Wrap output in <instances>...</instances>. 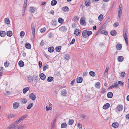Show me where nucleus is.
<instances>
[{
  "label": "nucleus",
  "instance_id": "obj_51",
  "mask_svg": "<svg viewBox=\"0 0 129 129\" xmlns=\"http://www.w3.org/2000/svg\"><path fill=\"white\" fill-rule=\"evenodd\" d=\"M46 30V28L45 27H44L43 28H41L40 30V31L42 33H43Z\"/></svg>",
  "mask_w": 129,
  "mask_h": 129
},
{
  "label": "nucleus",
  "instance_id": "obj_17",
  "mask_svg": "<svg viewBox=\"0 0 129 129\" xmlns=\"http://www.w3.org/2000/svg\"><path fill=\"white\" fill-rule=\"evenodd\" d=\"M27 0H25L24 3V4L23 6V9L24 10V12H25V9H26V7L27 5Z\"/></svg>",
  "mask_w": 129,
  "mask_h": 129
},
{
  "label": "nucleus",
  "instance_id": "obj_64",
  "mask_svg": "<svg viewBox=\"0 0 129 129\" xmlns=\"http://www.w3.org/2000/svg\"><path fill=\"white\" fill-rule=\"evenodd\" d=\"M42 63L41 61H39V65L40 68L41 67L42 65Z\"/></svg>",
  "mask_w": 129,
  "mask_h": 129
},
{
  "label": "nucleus",
  "instance_id": "obj_56",
  "mask_svg": "<svg viewBox=\"0 0 129 129\" xmlns=\"http://www.w3.org/2000/svg\"><path fill=\"white\" fill-rule=\"evenodd\" d=\"M75 42V39H73L72 40L71 42L70 43V45H71L73 44Z\"/></svg>",
  "mask_w": 129,
  "mask_h": 129
},
{
  "label": "nucleus",
  "instance_id": "obj_1",
  "mask_svg": "<svg viewBox=\"0 0 129 129\" xmlns=\"http://www.w3.org/2000/svg\"><path fill=\"white\" fill-rule=\"evenodd\" d=\"M27 117V115H25L19 118L17 121L14 123L17 125L20 122L22 121L24 119Z\"/></svg>",
  "mask_w": 129,
  "mask_h": 129
},
{
  "label": "nucleus",
  "instance_id": "obj_7",
  "mask_svg": "<svg viewBox=\"0 0 129 129\" xmlns=\"http://www.w3.org/2000/svg\"><path fill=\"white\" fill-rule=\"evenodd\" d=\"M59 30L61 31L66 32L67 30V28L65 26H64L60 27Z\"/></svg>",
  "mask_w": 129,
  "mask_h": 129
},
{
  "label": "nucleus",
  "instance_id": "obj_27",
  "mask_svg": "<svg viewBox=\"0 0 129 129\" xmlns=\"http://www.w3.org/2000/svg\"><path fill=\"white\" fill-rule=\"evenodd\" d=\"M18 64L20 67H22L24 65V63L23 61H20L18 63Z\"/></svg>",
  "mask_w": 129,
  "mask_h": 129
},
{
  "label": "nucleus",
  "instance_id": "obj_47",
  "mask_svg": "<svg viewBox=\"0 0 129 129\" xmlns=\"http://www.w3.org/2000/svg\"><path fill=\"white\" fill-rule=\"evenodd\" d=\"M92 34V32L91 31H87V36H89Z\"/></svg>",
  "mask_w": 129,
  "mask_h": 129
},
{
  "label": "nucleus",
  "instance_id": "obj_61",
  "mask_svg": "<svg viewBox=\"0 0 129 129\" xmlns=\"http://www.w3.org/2000/svg\"><path fill=\"white\" fill-rule=\"evenodd\" d=\"M118 85V84L117 82H115L114 84L113 85L114 87H115L117 86Z\"/></svg>",
  "mask_w": 129,
  "mask_h": 129
},
{
  "label": "nucleus",
  "instance_id": "obj_30",
  "mask_svg": "<svg viewBox=\"0 0 129 129\" xmlns=\"http://www.w3.org/2000/svg\"><path fill=\"white\" fill-rule=\"evenodd\" d=\"M107 96L108 98H111L113 96V93L111 92H110L107 94Z\"/></svg>",
  "mask_w": 129,
  "mask_h": 129
},
{
  "label": "nucleus",
  "instance_id": "obj_6",
  "mask_svg": "<svg viewBox=\"0 0 129 129\" xmlns=\"http://www.w3.org/2000/svg\"><path fill=\"white\" fill-rule=\"evenodd\" d=\"M39 76L40 79L42 80H44L46 78L45 75L43 73L40 74Z\"/></svg>",
  "mask_w": 129,
  "mask_h": 129
},
{
  "label": "nucleus",
  "instance_id": "obj_44",
  "mask_svg": "<svg viewBox=\"0 0 129 129\" xmlns=\"http://www.w3.org/2000/svg\"><path fill=\"white\" fill-rule=\"evenodd\" d=\"M95 87L96 88H99L100 86V84L99 82H98L96 83L95 85Z\"/></svg>",
  "mask_w": 129,
  "mask_h": 129
},
{
  "label": "nucleus",
  "instance_id": "obj_12",
  "mask_svg": "<svg viewBox=\"0 0 129 129\" xmlns=\"http://www.w3.org/2000/svg\"><path fill=\"white\" fill-rule=\"evenodd\" d=\"M111 126L113 127L117 128L119 126V125L118 123L117 122H115L113 123Z\"/></svg>",
  "mask_w": 129,
  "mask_h": 129
},
{
  "label": "nucleus",
  "instance_id": "obj_16",
  "mask_svg": "<svg viewBox=\"0 0 129 129\" xmlns=\"http://www.w3.org/2000/svg\"><path fill=\"white\" fill-rule=\"evenodd\" d=\"M80 31H79L78 29H76L74 31V34L77 36L80 33Z\"/></svg>",
  "mask_w": 129,
  "mask_h": 129
},
{
  "label": "nucleus",
  "instance_id": "obj_57",
  "mask_svg": "<svg viewBox=\"0 0 129 129\" xmlns=\"http://www.w3.org/2000/svg\"><path fill=\"white\" fill-rule=\"evenodd\" d=\"M35 33V29H34L33 28L32 29V34L34 36V35Z\"/></svg>",
  "mask_w": 129,
  "mask_h": 129
},
{
  "label": "nucleus",
  "instance_id": "obj_25",
  "mask_svg": "<svg viewBox=\"0 0 129 129\" xmlns=\"http://www.w3.org/2000/svg\"><path fill=\"white\" fill-rule=\"evenodd\" d=\"M122 45L121 44H118L116 46L117 49L118 50H120L122 48Z\"/></svg>",
  "mask_w": 129,
  "mask_h": 129
},
{
  "label": "nucleus",
  "instance_id": "obj_37",
  "mask_svg": "<svg viewBox=\"0 0 129 129\" xmlns=\"http://www.w3.org/2000/svg\"><path fill=\"white\" fill-rule=\"evenodd\" d=\"M74 120L72 119H70L69 120L68 124L70 125H72L74 122Z\"/></svg>",
  "mask_w": 129,
  "mask_h": 129
},
{
  "label": "nucleus",
  "instance_id": "obj_28",
  "mask_svg": "<svg viewBox=\"0 0 129 129\" xmlns=\"http://www.w3.org/2000/svg\"><path fill=\"white\" fill-rule=\"evenodd\" d=\"M29 90V88L28 87L24 88L23 90V93L25 94Z\"/></svg>",
  "mask_w": 129,
  "mask_h": 129
},
{
  "label": "nucleus",
  "instance_id": "obj_24",
  "mask_svg": "<svg viewBox=\"0 0 129 129\" xmlns=\"http://www.w3.org/2000/svg\"><path fill=\"white\" fill-rule=\"evenodd\" d=\"M117 59L119 62H121L123 60V57L122 56H120L118 57Z\"/></svg>",
  "mask_w": 129,
  "mask_h": 129
},
{
  "label": "nucleus",
  "instance_id": "obj_40",
  "mask_svg": "<svg viewBox=\"0 0 129 129\" xmlns=\"http://www.w3.org/2000/svg\"><path fill=\"white\" fill-rule=\"evenodd\" d=\"M103 16L102 14H100L98 17V19L100 21H102L103 18Z\"/></svg>",
  "mask_w": 129,
  "mask_h": 129
},
{
  "label": "nucleus",
  "instance_id": "obj_14",
  "mask_svg": "<svg viewBox=\"0 0 129 129\" xmlns=\"http://www.w3.org/2000/svg\"><path fill=\"white\" fill-rule=\"evenodd\" d=\"M28 81L29 82H31L33 81V77L31 75L28 76L27 77Z\"/></svg>",
  "mask_w": 129,
  "mask_h": 129
},
{
  "label": "nucleus",
  "instance_id": "obj_23",
  "mask_svg": "<svg viewBox=\"0 0 129 129\" xmlns=\"http://www.w3.org/2000/svg\"><path fill=\"white\" fill-rule=\"evenodd\" d=\"M90 1L89 0H86L85 3V5L87 6H89L90 4Z\"/></svg>",
  "mask_w": 129,
  "mask_h": 129
},
{
  "label": "nucleus",
  "instance_id": "obj_60",
  "mask_svg": "<svg viewBox=\"0 0 129 129\" xmlns=\"http://www.w3.org/2000/svg\"><path fill=\"white\" fill-rule=\"evenodd\" d=\"M78 127L79 128V129H81L82 128V126L79 124L78 123L77 125Z\"/></svg>",
  "mask_w": 129,
  "mask_h": 129
},
{
  "label": "nucleus",
  "instance_id": "obj_15",
  "mask_svg": "<svg viewBox=\"0 0 129 129\" xmlns=\"http://www.w3.org/2000/svg\"><path fill=\"white\" fill-rule=\"evenodd\" d=\"M84 18L83 17H82L81 18L80 20V23L82 25H84L85 23V22L84 19Z\"/></svg>",
  "mask_w": 129,
  "mask_h": 129
},
{
  "label": "nucleus",
  "instance_id": "obj_50",
  "mask_svg": "<svg viewBox=\"0 0 129 129\" xmlns=\"http://www.w3.org/2000/svg\"><path fill=\"white\" fill-rule=\"evenodd\" d=\"M73 19L75 21H76L78 20L79 18L78 16H75L74 17Z\"/></svg>",
  "mask_w": 129,
  "mask_h": 129
},
{
  "label": "nucleus",
  "instance_id": "obj_35",
  "mask_svg": "<svg viewBox=\"0 0 129 129\" xmlns=\"http://www.w3.org/2000/svg\"><path fill=\"white\" fill-rule=\"evenodd\" d=\"M61 46L56 47L55 49L57 52H59L61 48Z\"/></svg>",
  "mask_w": 129,
  "mask_h": 129
},
{
  "label": "nucleus",
  "instance_id": "obj_32",
  "mask_svg": "<svg viewBox=\"0 0 129 129\" xmlns=\"http://www.w3.org/2000/svg\"><path fill=\"white\" fill-rule=\"evenodd\" d=\"M89 74L90 75L94 77L95 75V73L92 71H91L89 72Z\"/></svg>",
  "mask_w": 129,
  "mask_h": 129
},
{
  "label": "nucleus",
  "instance_id": "obj_18",
  "mask_svg": "<svg viewBox=\"0 0 129 129\" xmlns=\"http://www.w3.org/2000/svg\"><path fill=\"white\" fill-rule=\"evenodd\" d=\"M82 77H79L77 78V82L78 83H81L82 81Z\"/></svg>",
  "mask_w": 129,
  "mask_h": 129
},
{
  "label": "nucleus",
  "instance_id": "obj_45",
  "mask_svg": "<svg viewBox=\"0 0 129 129\" xmlns=\"http://www.w3.org/2000/svg\"><path fill=\"white\" fill-rule=\"evenodd\" d=\"M66 94V91L65 90H63L61 91V95L63 96H65Z\"/></svg>",
  "mask_w": 129,
  "mask_h": 129
},
{
  "label": "nucleus",
  "instance_id": "obj_5",
  "mask_svg": "<svg viewBox=\"0 0 129 129\" xmlns=\"http://www.w3.org/2000/svg\"><path fill=\"white\" fill-rule=\"evenodd\" d=\"M56 118H54L53 120L51 125V129H54L55 125V124L56 122Z\"/></svg>",
  "mask_w": 129,
  "mask_h": 129
},
{
  "label": "nucleus",
  "instance_id": "obj_34",
  "mask_svg": "<svg viewBox=\"0 0 129 129\" xmlns=\"http://www.w3.org/2000/svg\"><path fill=\"white\" fill-rule=\"evenodd\" d=\"M69 8L67 6H65L62 8V10L66 12L69 10Z\"/></svg>",
  "mask_w": 129,
  "mask_h": 129
},
{
  "label": "nucleus",
  "instance_id": "obj_2",
  "mask_svg": "<svg viewBox=\"0 0 129 129\" xmlns=\"http://www.w3.org/2000/svg\"><path fill=\"white\" fill-rule=\"evenodd\" d=\"M127 31L126 29H124L123 30V37L124 38L125 41L127 44V45L128 44V41L127 36Z\"/></svg>",
  "mask_w": 129,
  "mask_h": 129
},
{
  "label": "nucleus",
  "instance_id": "obj_42",
  "mask_svg": "<svg viewBox=\"0 0 129 129\" xmlns=\"http://www.w3.org/2000/svg\"><path fill=\"white\" fill-rule=\"evenodd\" d=\"M33 103H30L29 105L27 106V108L28 109H30L31 107L33 106Z\"/></svg>",
  "mask_w": 129,
  "mask_h": 129
},
{
  "label": "nucleus",
  "instance_id": "obj_41",
  "mask_svg": "<svg viewBox=\"0 0 129 129\" xmlns=\"http://www.w3.org/2000/svg\"><path fill=\"white\" fill-rule=\"evenodd\" d=\"M67 126V124L65 123H64L61 124V128H65Z\"/></svg>",
  "mask_w": 129,
  "mask_h": 129
},
{
  "label": "nucleus",
  "instance_id": "obj_43",
  "mask_svg": "<svg viewBox=\"0 0 129 129\" xmlns=\"http://www.w3.org/2000/svg\"><path fill=\"white\" fill-rule=\"evenodd\" d=\"M101 34H105L106 35H107L108 34V32H107L105 30H102L101 32Z\"/></svg>",
  "mask_w": 129,
  "mask_h": 129
},
{
  "label": "nucleus",
  "instance_id": "obj_9",
  "mask_svg": "<svg viewBox=\"0 0 129 129\" xmlns=\"http://www.w3.org/2000/svg\"><path fill=\"white\" fill-rule=\"evenodd\" d=\"M19 106V103L17 102H15L13 104V107L14 109L17 108Z\"/></svg>",
  "mask_w": 129,
  "mask_h": 129
},
{
  "label": "nucleus",
  "instance_id": "obj_11",
  "mask_svg": "<svg viewBox=\"0 0 129 129\" xmlns=\"http://www.w3.org/2000/svg\"><path fill=\"white\" fill-rule=\"evenodd\" d=\"M82 35L83 37L84 38H86L87 37V30H84L83 31L82 33Z\"/></svg>",
  "mask_w": 129,
  "mask_h": 129
},
{
  "label": "nucleus",
  "instance_id": "obj_31",
  "mask_svg": "<svg viewBox=\"0 0 129 129\" xmlns=\"http://www.w3.org/2000/svg\"><path fill=\"white\" fill-rule=\"evenodd\" d=\"M117 33V32L115 30H114L111 31L110 32V34L111 35L113 36H115Z\"/></svg>",
  "mask_w": 129,
  "mask_h": 129
},
{
  "label": "nucleus",
  "instance_id": "obj_4",
  "mask_svg": "<svg viewBox=\"0 0 129 129\" xmlns=\"http://www.w3.org/2000/svg\"><path fill=\"white\" fill-rule=\"evenodd\" d=\"M17 125L15 123H13L8 127V129H14L17 126Z\"/></svg>",
  "mask_w": 129,
  "mask_h": 129
},
{
  "label": "nucleus",
  "instance_id": "obj_52",
  "mask_svg": "<svg viewBox=\"0 0 129 129\" xmlns=\"http://www.w3.org/2000/svg\"><path fill=\"white\" fill-rule=\"evenodd\" d=\"M125 73L124 72H122L121 73V76L122 77H123L125 76Z\"/></svg>",
  "mask_w": 129,
  "mask_h": 129
},
{
  "label": "nucleus",
  "instance_id": "obj_63",
  "mask_svg": "<svg viewBox=\"0 0 129 129\" xmlns=\"http://www.w3.org/2000/svg\"><path fill=\"white\" fill-rule=\"evenodd\" d=\"M122 11L118 10V15H121Z\"/></svg>",
  "mask_w": 129,
  "mask_h": 129
},
{
  "label": "nucleus",
  "instance_id": "obj_48",
  "mask_svg": "<svg viewBox=\"0 0 129 129\" xmlns=\"http://www.w3.org/2000/svg\"><path fill=\"white\" fill-rule=\"evenodd\" d=\"M70 58V56L68 54H66L65 55L64 59L66 60H68Z\"/></svg>",
  "mask_w": 129,
  "mask_h": 129
},
{
  "label": "nucleus",
  "instance_id": "obj_26",
  "mask_svg": "<svg viewBox=\"0 0 129 129\" xmlns=\"http://www.w3.org/2000/svg\"><path fill=\"white\" fill-rule=\"evenodd\" d=\"M26 47L28 49H30L31 48V45L29 43H26L25 45Z\"/></svg>",
  "mask_w": 129,
  "mask_h": 129
},
{
  "label": "nucleus",
  "instance_id": "obj_49",
  "mask_svg": "<svg viewBox=\"0 0 129 129\" xmlns=\"http://www.w3.org/2000/svg\"><path fill=\"white\" fill-rule=\"evenodd\" d=\"M9 63L7 61L5 62L4 63V65L5 67H7L9 65Z\"/></svg>",
  "mask_w": 129,
  "mask_h": 129
},
{
  "label": "nucleus",
  "instance_id": "obj_46",
  "mask_svg": "<svg viewBox=\"0 0 129 129\" xmlns=\"http://www.w3.org/2000/svg\"><path fill=\"white\" fill-rule=\"evenodd\" d=\"M25 34V33L24 31H22L20 33V35L21 38H22L23 37Z\"/></svg>",
  "mask_w": 129,
  "mask_h": 129
},
{
  "label": "nucleus",
  "instance_id": "obj_19",
  "mask_svg": "<svg viewBox=\"0 0 129 129\" xmlns=\"http://www.w3.org/2000/svg\"><path fill=\"white\" fill-rule=\"evenodd\" d=\"M54 50V48L53 47H50L48 48V51L50 52H52Z\"/></svg>",
  "mask_w": 129,
  "mask_h": 129
},
{
  "label": "nucleus",
  "instance_id": "obj_13",
  "mask_svg": "<svg viewBox=\"0 0 129 129\" xmlns=\"http://www.w3.org/2000/svg\"><path fill=\"white\" fill-rule=\"evenodd\" d=\"M21 103L23 104H25L27 102V100L26 98H22L21 99Z\"/></svg>",
  "mask_w": 129,
  "mask_h": 129
},
{
  "label": "nucleus",
  "instance_id": "obj_55",
  "mask_svg": "<svg viewBox=\"0 0 129 129\" xmlns=\"http://www.w3.org/2000/svg\"><path fill=\"white\" fill-rule=\"evenodd\" d=\"M106 91V89L105 88H103L102 89L101 92L102 94L104 93Z\"/></svg>",
  "mask_w": 129,
  "mask_h": 129
},
{
  "label": "nucleus",
  "instance_id": "obj_38",
  "mask_svg": "<svg viewBox=\"0 0 129 129\" xmlns=\"http://www.w3.org/2000/svg\"><path fill=\"white\" fill-rule=\"evenodd\" d=\"M63 21V19L61 18H59L58 19V22L60 23H62Z\"/></svg>",
  "mask_w": 129,
  "mask_h": 129
},
{
  "label": "nucleus",
  "instance_id": "obj_39",
  "mask_svg": "<svg viewBox=\"0 0 129 129\" xmlns=\"http://www.w3.org/2000/svg\"><path fill=\"white\" fill-rule=\"evenodd\" d=\"M48 68V66L47 64H46L43 66V69L44 71H45Z\"/></svg>",
  "mask_w": 129,
  "mask_h": 129
},
{
  "label": "nucleus",
  "instance_id": "obj_33",
  "mask_svg": "<svg viewBox=\"0 0 129 129\" xmlns=\"http://www.w3.org/2000/svg\"><path fill=\"white\" fill-rule=\"evenodd\" d=\"M53 79V78L52 77H49L47 79V81L49 82L52 81Z\"/></svg>",
  "mask_w": 129,
  "mask_h": 129
},
{
  "label": "nucleus",
  "instance_id": "obj_20",
  "mask_svg": "<svg viewBox=\"0 0 129 129\" xmlns=\"http://www.w3.org/2000/svg\"><path fill=\"white\" fill-rule=\"evenodd\" d=\"M12 32L11 31H8L6 33L7 36L9 37H11L12 35Z\"/></svg>",
  "mask_w": 129,
  "mask_h": 129
},
{
  "label": "nucleus",
  "instance_id": "obj_36",
  "mask_svg": "<svg viewBox=\"0 0 129 129\" xmlns=\"http://www.w3.org/2000/svg\"><path fill=\"white\" fill-rule=\"evenodd\" d=\"M5 20V23L7 24H9L10 23L9 19L8 18H5L4 19Z\"/></svg>",
  "mask_w": 129,
  "mask_h": 129
},
{
  "label": "nucleus",
  "instance_id": "obj_54",
  "mask_svg": "<svg viewBox=\"0 0 129 129\" xmlns=\"http://www.w3.org/2000/svg\"><path fill=\"white\" fill-rule=\"evenodd\" d=\"M52 109V108L51 107H49L47 106L46 107V110L47 111H48L49 110H51Z\"/></svg>",
  "mask_w": 129,
  "mask_h": 129
},
{
  "label": "nucleus",
  "instance_id": "obj_29",
  "mask_svg": "<svg viewBox=\"0 0 129 129\" xmlns=\"http://www.w3.org/2000/svg\"><path fill=\"white\" fill-rule=\"evenodd\" d=\"M57 3V1L55 0H53L51 1V4L52 6H54Z\"/></svg>",
  "mask_w": 129,
  "mask_h": 129
},
{
  "label": "nucleus",
  "instance_id": "obj_59",
  "mask_svg": "<svg viewBox=\"0 0 129 129\" xmlns=\"http://www.w3.org/2000/svg\"><path fill=\"white\" fill-rule=\"evenodd\" d=\"M48 36H49V37H50V38H51V37H52L53 36V34L52 33H49V34Z\"/></svg>",
  "mask_w": 129,
  "mask_h": 129
},
{
  "label": "nucleus",
  "instance_id": "obj_58",
  "mask_svg": "<svg viewBox=\"0 0 129 129\" xmlns=\"http://www.w3.org/2000/svg\"><path fill=\"white\" fill-rule=\"evenodd\" d=\"M10 94V92L9 91H7V92H6V93H5V94L6 96H8Z\"/></svg>",
  "mask_w": 129,
  "mask_h": 129
},
{
  "label": "nucleus",
  "instance_id": "obj_10",
  "mask_svg": "<svg viewBox=\"0 0 129 129\" xmlns=\"http://www.w3.org/2000/svg\"><path fill=\"white\" fill-rule=\"evenodd\" d=\"M110 106L109 104L108 103H107L104 105L103 106V109H106L109 107Z\"/></svg>",
  "mask_w": 129,
  "mask_h": 129
},
{
  "label": "nucleus",
  "instance_id": "obj_21",
  "mask_svg": "<svg viewBox=\"0 0 129 129\" xmlns=\"http://www.w3.org/2000/svg\"><path fill=\"white\" fill-rule=\"evenodd\" d=\"M30 11L32 13H33L35 10V8L33 7H30Z\"/></svg>",
  "mask_w": 129,
  "mask_h": 129
},
{
  "label": "nucleus",
  "instance_id": "obj_3",
  "mask_svg": "<svg viewBox=\"0 0 129 129\" xmlns=\"http://www.w3.org/2000/svg\"><path fill=\"white\" fill-rule=\"evenodd\" d=\"M123 108V106L122 105H118L116 108V111L118 113L120 112V111H122Z\"/></svg>",
  "mask_w": 129,
  "mask_h": 129
},
{
  "label": "nucleus",
  "instance_id": "obj_8",
  "mask_svg": "<svg viewBox=\"0 0 129 129\" xmlns=\"http://www.w3.org/2000/svg\"><path fill=\"white\" fill-rule=\"evenodd\" d=\"M29 97L30 99L33 100H35L36 99V96L34 93H31L30 94Z\"/></svg>",
  "mask_w": 129,
  "mask_h": 129
},
{
  "label": "nucleus",
  "instance_id": "obj_53",
  "mask_svg": "<svg viewBox=\"0 0 129 129\" xmlns=\"http://www.w3.org/2000/svg\"><path fill=\"white\" fill-rule=\"evenodd\" d=\"M119 25V23L118 22H115L113 24V26L114 27H116L118 26Z\"/></svg>",
  "mask_w": 129,
  "mask_h": 129
},
{
  "label": "nucleus",
  "instance_id": "obj_22",
  "mask_svg": "<svg viewBox=\"0 0 129 129\" xmlns=\"http://www.w3.org/2000/svg\"><path fill=\"white\" fill-rule=\"evenodd\" d=\"M6 35V33L4 31H0V36L2 37H4Z\"/></svg>",
  "mask_w": 129,
  "mask_h": 129
},
{
  "label": "nucleus",
  "instance_id": "obj_62",
  "mask_svg": "<svg viewBox=\"0 0 129 129\" xmlns=\"http://www.w3.org/2000/svg\"><path fill=\"white\" fill-rule=\"evenodd\" d=\"M75 81V80L74 79L71 82L70 84H71V85H73Z\"/></svg>",
  "mask_w": 129,
  "mask_h": 129
}]
</instances>
